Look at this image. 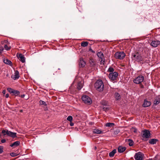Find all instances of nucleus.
Returning a JSON list of instances; mask_svg holds the SVG:
<instances>
[{
    "instance_id": "f257e3e1",
    "label": "nucleus",
    "mask_w": 160,
    "mask_h": 160,
    "mask_svg": "<svg viewBox=\"0 0 160 160\" xmlns=\"http://www.w3.org/2000/svg\"><path fill=\"white\" fill-rule=\"evenodd\" d=\"M95 88L97 90L99 91H102L104 88V85L102 81L101 80H98L94 84Z\"/></svg>"
},
{
    "instance_id": "f03ea898",
    "label": "nucleus",
    "mask_w": 160,
    "mask_h": 160,
    "mask_svg": "<svg viewBox=\"0 0 160 160\" xmlns=\"http://www.w3.org/2000/svg\"><path fill=\"white\" fill-rule=\"evenodd\" d=\"M132 59L138 62L143 60V57L138 52L136 53L135 54H132Z\"/></svg>"
},
{
    "instance_id": "7ed1b4c3",
    "label": "nucleus",
    "mask_w": 160,
    "mask_h": 160,
    "mask_svg": "<svg viewBox=\"0 0 160 160\" xmlns=\"http://www.w3.org/2000/svg\"><path fill=\"white\" fill-rule=\"evenodd\" d=\"M125 53L122 52H118L115 53V57L117 59H122L125 56Z\"/></svg>"
},
{
    "instance_id": "20e7f679",
    "label": "nucleus",
    "mask_w": 160,
    "mask_h": 160,
    "mask_svg": "<svg viewBox=\"0 0 160 160\" xmlns=\"http://www.w3.org/2000/svg\"><path fill=\"white\" fill-rule=\"evenodd\" d=\"M82 101L86 104H90L92 103L91 98L88 96L86 95L82 96Z\"/></svg>"
},
{
    "instance_id": "39448f33",
    "label": "nucleus",
    "mask_w": 160,
    "mask_h": 160,
    "mask_svg": "<svg viewBox=\"0 0 160 160\" xmlns=\"http://www.w3.org/2000/svg\"><path fill=\"white\" fill-rule=\"evenodd\" d=\"M144 77L142 75H140L133 80V82L136 84H139L142 82L144 80Z\"/></svg>"
},
{
    "instance_id": "423d86ee",
    "label": "nucleus",
    "mask_w": 160,
    "mask_h": 160,
    "mask_svg": "<svg viewBox=\"0 0 160 160\" xmlns=\"http://www.w3.org/2000/svg\"><path fill=\"white\" fill-rule=\"evenodd\" d=\"M144 154L141 152L136 153L134 155V158L135 160H143Z\"/></svg>"
},
{
    "instance_id": "0eeeda50",
    "label": "nucleus",
    "mask_w": 160,
    "mask_h": 160,
    "mask_svg": "<svg viewBox=\"0 0 160 160\" xmlns=\"http://www.w3.org/2000/svg\"><path fill=\"white\" fill-rule=\"evenodd\" d=\"M118 74L116 72L113 73H110L108 75L109 79L112 81H114L116 80L118 76Z\"/></svg>"
},
{
    "instance_id": "6e6552de",
    "label": "nucleus",
    "mask_w": 160,
    "mask_h": 160,
    "mask_svg": "<svg viewBox=\"0 0 160 160\" xmlns=\"http://www.w3.org/2000/svg\"><path fill=\"white\" fill-rule=\"evenodd\" d=\"M150 133L148 130H145L142 132V136L143 138H148L150 137Z\"/></svg>"
},
{
    "instance_id": "1a4fd4ad",
    "label": "nucleus",
    "mask_w": 160,
    "mask_h": 160,
    "mask_svg": "<svg viewBox=\"0 0 160 160\" xmlns=\"http://www.w3.org/2000/svg\"><path fill=\"white\" fill-rule=\"evenodd\" d=\"M16 134L17 133L16 132H13L8 130H7V135L8 136L14 138L17 137Z\"/></svg>"
},
{
    "instance_id": "9d476101",
    "label": "nucleus",
    "mask_w": 160,
    "mask_h": 160,
    "mask_svg": "<svg viewBox=\"0 0 160 160\" xmlns=\"http://www.w3.org/2000/svg\"><path fill=\"white\" fill-rule=\"evenodd\" d=\"M160 44V41L158 40L152 41L151 43V45L155 48L157 47Z\"/></svg>"
},
{
    "instance_id": "9b49d317",
    "label": "nucleus",
    "mask_w": 160,
    "mask_h": 160,
    "mask_svg": "<svg viewBox=\"0 0 160 160\" xmlns=\"http://www.w3.org/2000/svg\"><path fill=\"white\" fill-rule=\"evenodd\" d=\"M92 132L94 133L97 134H102L103 133V131L99 129L98 128L93 129Z\"/></svg>"
},
{
    "instance_id": "f8f14e48",
    "label": "nucleus",
    "mask_w": 160,
    "mask_h": 160,
    "mask_svg": "<svg viewBox=\"0 0 160 160\" xmlns=\"http://www.w3.org/2000/svg\"><path fill=\"white\" fill-rule=\"evenodd\" d=\"M151 105V102L145 99L143 104V106L144 107H147L150 106Z\"/></svg>"
},
{
    "instance_id": "ddd939ff",
    "label": "nucleus",
    "mask_w": 160,
    "mask_h": 160,
    "mask_svg": "<svg viewBox=\"0 0 160 160\" xmlns=\"http://www.w3.org/2000/svg\"><path fill=\"white\" fill-rule=\"evenodd\" d=\"M18 58L19 60L22 63H24L25 62V58L22 54H20L19 55Z\"/></svg>"
},
{
    "instance_id": "4468645a",
    "label": "nucleus",
    "mask_w": 160,
    "mask_h": 160,
    "mask_svg": "<svg viewBox=\"0 0 160 160\" xmlns=\"http://www.w3.org/2000/svg\"><path fill=\"white\" fill-rule=\"evenodd\" d=\"M3 61L5 63L7 64H8L11 66L12 65V62L7 58H4L3 59Z\"/></svg>"
},
{
    "instance_id": "2eb2a0df",
    "label": "nucleus",
    "mask_w": 160,
    "mask_h": 160,
    "mask_svg": "<svg viewBox=\"0 0 160 160\" xmlns=\"http://www.w3.org/2000/svg\"><path fill=\"white\" fill-rule=\"evenodd\" d=\"M19 77V72L18 71H16L12 78L14 80L18 79Z\"/></svg>"
},
{
    "instance_id": "dca6fc26",
    "label": "nucleus",
    "mask_w": 160,
    "mask_h": 160,
    "mask_svg": "<svg viewBox=\"0 0 160 160\" xmlns=\"http://www.w3.org/2000/svg\"><path fill=\"white\" fill-rule=\"evenodd\" d=\"M20 144V142L19 141H16L14 142L12 144H11L10 145V146L12 147H13L14 148H15L16 147L19 145Z\"/></svg>"
},
{
    "instance_id": "f3484780",
    "label": "nucleus",
    "mask_w": 160,
    "mask_h": 160,
    "mask_svg": "<svg viewBox=\"0 0 160 160\" xmlns=\"http://www.w3.org/2000/svg\"><path fill=\"white\" fill-rule=\"evenodd\" d=\"M126 149V148L125 147L119 146L118 148V152L120 153L123 152Z\"/></svg>"
},
{
    "instance_id": "a211bd4d",
    "label": "nucleus",
    "mask_w": 160,
    "mask_h": 160,
    "mask_svg": "<svg viewBox=\"0 0 160 160\" xmlns=\"http://www.w3.org/2000/svg\"><path fill=\"white\" fill-rule=\"evenodd\" d=\"M160 102V95L157 96L154 102V104L157 105Z\"/></svg>"
},
{
    "instance_id": "6ab92c4d",
    "label": "nucleus",
    "mask_w": 160,
    "mask_h": 160,
    "mask_svg": "<svg viewBox=\"0 0 160 160\" xmlns=\"http://www.w3.org/2000/svg\"><path fill=\"white\" fill-rule=\"evenodd\" d=\"M83 86V82H79L78 84L77 88L78 90H80L82 88Z\"/></svg>"
},
{
    "instance_id": "aec40b11",
    "label": "nucleus",
    "mask_w": 160,
    "mask_h": 160,
    "mask_svg": "<svg viewBox=\"0 0 160 160\" xmlns=\"http://www.w3.org/2000/svg\"><path fill=\"white\" fill-rule=\"evenodd\" d=\"M85 62L81 58L79 62L80 66L83 67L85 66Z\"/></svg>"
},
{
    "instance_id": "412c9836",
    "label": "nucleus",
    "mask_w": 160,
    "mask_h": 160,
    "mask_svg": "<svg viewBox=\"0 0 160 160\" xmlns=\"http://www.w3.org/2000/svg\"><path fill=\"white\" fill-rule=\"evenodd\" d=\"M158 140L155 139H151L149 140V143L152 144H154L156 143Z\"/></svg>"
},
{
    "instance_id": "4be33fe9",
    "label": "nucleus",
    "mask_w": 160,
    "mask_h": 160,
    "mask_svg": "<svg viewBox=\"0 0 160 160\" xmlns=\"http://www.w3.org/2000/svg\"><path fill=\"white\" fill-rule=\"evenodd\" d=\"M97 55L99 58L101 59H102L104 57L103 53L101 52H98Z\"/></svg>"
},
{
    "instance_id": "5701e85b",
    "label": "nucleus",
    "mask_w": 160,
    "mask_h": 160,
    "mask_svg": "<svg viewBox=\"0 0 160 160\" xmlns=\"http://www.w3.org/2000/svg\"><path fill=\"white\" fill-rule=\"evenodd\" d=\"M116 150L115 149L113 150L111 152L109 153V156L110 157H113L116 153Z\"/></svg>"
},
{
    "instance_id": "b1692460",
    "label": "nucleus",
    "mask_w": 160,
    "mask_h": 160,
    "mask_svg": "<svg viewBox=\"0 0 160 160\" xmlns=\"http://www.w3.org/2000/svg\"><path fill=\"white\" fill-rule=\"evenodd\" d=\"M89 62L90 64L92 66H93L95 64V60L92 58L90 59Z\"/></svg>"
},
{
    "instance_id": "393cba45",
    "label": "nucleus",
    "mask_w": 160,
    "mask_h": 160,
    "mask_svg": "<svg viewBox=\"0 0 160 160\" xmlns=\"http://www.w3.org/2000/svg\"><path fill=\"white\" fill-rule=\"evenodd\" d=\"M114 125V124L113 123L107 122L105 124V126L107 127H113Z\"/></svg>"
},
{
    "instance_id": "a878e982",
    "label": "nucleus",
    "mask_w": 160,
    "mask_h": 160,
    "mask_svg": "<svg viewBox=\"0 0 160 160\" xmlns=\"http://www.w3.org/2000/svg\"><path fill=\"white\" fill-rule=\"evenodd\" d=\"M20 92L18 91L13 90L12 93L13 95L17 96L19 94Z\"/></svg>"
},
{
    "instance_id": "bb28decb",
    "label": "nucleus",
    "mask_w": 160,
    "mask_h": 160,
    "mask_svg": "<svg viewBox=\"0 0 160 160\" xmlns=\"http://www.w3.org/2000/svg\"><path fill=\"white\" fill-rule=\"evenodd\" d=\"M115 98L117 100H119L121 98L120 94L118 93H115Z\"/></svg>"
},
{
    "instance_id": "cd10ccee",
    "label": "nucleus",
    "mask_w": 160,
    "mask_h": 160,
    "mask_svg": "<svg viewBox=\"0 0 160 160\" xmlns=\"http://www.w3.org/2000/svg\"><path fill=\"white\" fill-rule=\"evenodd\" d=\"M88 42H83L81 43V46L82 47H85L88 45Z\"/></svg>"
},
{
    "instance_id": "c85d7f7f",
    "label": "nucleus",
    "mask_w": 160,
    "mask_h": 160,
    "mask_svg": "<svg viewBox=\"0 0 160 160\" xmlns=\"http://www.w3.org/2000/svg\"><path fill=\"white\" fill-rule=\"evenodd\" d=\"M114 69L112 67H110L108 70V71L110 73H113L114 72Z\"/></svg>"
},
{
    "instance_id": "c756f323",
    "label": "nucleus",
    "mask_w": 160,
    "mask_h": 160,
    "mask_svg": "<svg viewBox=\"0 0 160 160\" xmlns=\"http://www.w3.org/2000/svg\"><path fill=\"white\" fill-rule=\"evenodd\" d=\"M128 141L129 142V145L130 146H132L133 145V141L131 139H128Z\"/></svg>"
},
{
    "instance_id": "7c9ffc66",
    "label": "nucleus",
    "mask_w": 160,
    "mask_h": 160,
    "mask_svg": "<svg viewBox=\"0 0 160 160\" xmlns=\"http://www.w3.org/2000/svg\"><path fill=\"white\" fill-rule=\"evenodd\" d=\"M40 104L41 105H44L45 106H46L47 104L45 102L42 101V100H40L39 101Z\"/></svg>"
},
{
    "instance_id": "2f4dec72",
    "label": "nucleus",
    "mask_w": 160,
    "mask_h": 160,
    "mask_svg": "<svg viewBox=\"0 0 160 160\" xmlns=\"http://www.w3.org/2000/svg\"><path fill=\"white\" fill-rule=\"evenodd\" d=\"M67 120L68 121H69L70 122H71L72 120V116H69L67 118Z\"/></svg>"
},
{
    "instance_id": "473e14b6",
    "label": "nucleus",
    "mask_w": 160,
    "mask_h": 160,
    "mask_svg": "<svg viewBox=\"0 0 160 160\" xmlns=\"http://www.w3.org/2000/svg\"><path fill=\"white\" fill-rule=\"evenodd\" d=\"M4 48L6 50H8L10 49V47H8L7 45H4Z\"/></svg>"
},
{
    "instance_id": "72a5a7b5",
    "label": "nucleus",
    "mask_w": 160,
    "mask_h": 160,
    "mask_svg": "<svg viewBox=\"0 0 160 160\" xmlns=\"http://www.w3.org/2000/svg\"><path fill=\"white\" fill-rule=\"evenodd\" d=\"M120 132L119 129H116L114 132L113 134L115 135L118 134Z\"/></svg>"
},
{
    "instance_id": "f704fd0d",
    "label": "nucleus",
    "mask_w": 160,
    "mask_h": 160,
    "mask_svg": "<svg viewBox=\"0 0 160 160\" xmlns=\"http://www.w3.org/2000/svg\"><path fill=\"white\" fill-rule=\"evenodd\" d=\"M14 89L11 88H7V90L9 92L11 93H12V92L13 91V90Z\"/></svg>"
},
{
    "instance_id": "c9c22d12",
    "label": "nucleus",
    "mask_w": 160,
    "mask_h": 160,
    "mask_svg": "<svg viewBox=\"0 0 160 160\" xmlns=\"http://www.w3.org/2000/svg\"><path fill=\"white\" fill-rule=\"evenodd\" d=\"M7 130H2V133L4 135H7Z\"/></svg>"
},
{
    "instance_id": "e433bc0d",
    "label": "nucleus",
    "mask_w": 160,
    "mask_h": 160,
    "mask_svg": "<svg viewBox=\"0 0 160 160\" xmlns=\"http://www.w3.org/2000/svg\"><path fill=\"white\" fill-rule=\"evenodd\" d=\"M10 155L13 157H14L17 155V154L14 152H12L10 153Z\"/></svg>"
},
{
    "instance_id": "4c0bfd02",
    "label": "nucleus",
    "mask_w": 160,
    "mask_h": 160,
    "mask_svg": "<svg viewBox=\"0 0 160 160\" xmlns=\"http://www.w3.org/2000/svg\"><path fill=\"white\" fill-rule=\"evenodd\" d=\"M132 131L135 133L137 132V129L135 128H132Z\"/></svg>"
},
{
    "instance_id": "58836bf2",
    "label": "nucleus",
    "mask_w": 160,
    "mask_h": 160,
    "mask_svg": "<svg viewBox=\"0 0 160 160\" xmlns=\"http://www.w3.org/2000/svg\"><path fill=\"white\" fill-rule=\"evenodd\" d=\"M4 50V48L2 46L0 47V54L2 53V51Z\"/></svg>"
},
{
    "instance_id": "ea45409f",
    "label": "nucleus",
    "mask_w": 160,
    "mask_h": 160,
    "mask_svg": "<svg viewBox=\"0 0 160 160\" xmlns=\"http://www.w3.org/2000/svg\"><path fill=\"white\" fill-rule=\"evenodd\" d=\"M103 109L105 111H108V108L106 107H104L103 108Z\"/></svg>"
},
{
    "instance_id": "a19ab883",
    "label": "nucleus",
    "mask_w": 160,
    "mask_h": 160,
    "mask_svg": "<svg viewBox=\"0 0 160 160\" xmlns=\"http://www.w3.org/2000/svg\"><path fill=\"white\" fill-rule=\"evenodd\" d=\"M3 148H2V146H0V154L1 153H2L3 151Z\"/></svg>"
},
{
    "instance_id": "79ce46f5",
    "label": "nucleus",
    "mask_w": 160,
    "mask_h": 160,
    "mask_svg": "<svg viewBox=\"0 0 160 160\" xmlns=\"http://www.w3.org/2000/svg\"><path fill=\"white\" fill-rule=\"evenodd\" d=\"M6 142V140L5 139H3L1 140V142L2 143H4Z\"/></svg>"
},
{
    "instance_id": "37998d69",
    "label": "nucleus",
    "mask_w": 160,
    "mask_h": 160,
    "mask_svg": "<svg viewBox=\"0 0 160 160\" xmlns=\"http://www.w3.org/2000/svg\"><path fill=\"white\" fill-rule=\"evenodd\" d=\"M89 51H91L92 52L95 53V52L91 48L89 49Z\"/></svg>"
},
{
    "instance_id": "c03bdc74",
    "label": "nucleus",
    "mask_w": 160,
    "mask_h": 160,
    "mask_svg": "<svg viewBox=\"0 0 160 160\" xmlns=\"http://www.w3.org/2000/svg\"><path fill=\"white\" fill-rule=\"evenodd\" d=\"M25 95L24 94L22 95L21 96V97L22 98H24L25 97Z\"/></svg>"
},
{
    "instance_id": "a18cd8bd",
    "label": "nucleus",
    "mask_w": 160,
    "mask_h": 160,
    "mask_svg": "<svg viewBox=\"0 0 160 160\" xmlns=\"http://www.w3.org/2000/svg\"><path fill=\"white\" fill-rule=\"evenodd\" d=\"M5 97L6 98H8L9 97V95L8 94H7L5 95Z\"/></svg>"
},
{
    "instance_id": "49530a36",
    "label": "nucleus",
    "mask_w": 160,
    "mask_h": 160,
    "mask_svg": "<svg viewBox=\"0 0 160 160\" xmlns=\"http://www.w3.org/2000/svg\"><path fill=\"white\" fill-rule=\"evenodd\" d=\"M70 125L71 126H72L74 125V124H73V123L72 122H71V123L70 124Z\"/></svg>"
},
{
    "instance_id": "de8ad7c7",
    "label": "nucleus",
    "mask_w": 160,
    "mask_h": 160,
    "mask_svg": "<svg viewBox=\"0 0 160 160\" xmlns=\"http://www.w3.org/2000/svg\"><path fill=\"white\" fill-rule=\"evenodd\" d=\"M5 92H6V91L5 90H3V91H2V93L4 94H5Z\"/></svg>"
},
{
    "instance_id": "09e8293b",
    "label": "nucleus",
    "mask_w": 160,
    "mask_h": 160,
    "mask_svg": "<svg viewBox=\"0 0 160 160\" xmlns=\"http://www.w3.org/2000/svg\"><path fill=\"white\" fill-rule=\"evenodd\" d=\"M20 111L21 112H22V110H21V111Z\"/></svg>"
}]
</instances>
